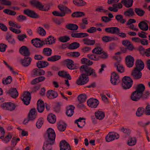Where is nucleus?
<instances>
[{"instance_id": "obj_58", "label": "nucleus", "mask_w": 150, "mask_h": 150, "mask_svg": "<svg viewBox=\"0 0 150 150\" xmlns=\"http://www.w3.org/2000/svg\"><path fill=\"white\" fill-rule=\"evenodd\" d=\"M38 33L40 35L43 36L46 34V32L45 30L42 27H40L37 29Z\"/></svg>"}, {"instance_id": "obj_7", "label": "nucleus", "mask_w": 150, "mask_h": 150, "mask_svg": "<svg viewBox=\"0 0 150 150\" xmlns=\"http://www.w3.org/2000/svg\"><path fill=\"white\" fill-rule=\"evenodd\" d=\"M1 107L5 110L12 111L15 110L16 106L14 103L9 102L3 103L1 105Z\"/></svg>"}, {"instance_id": "obj_21", "label": "nucleus", "mask_w": 150, "mask_h": 150, "mask_svg": "<svg viewBox=\"0 0 150 150\" xmlns=\"http://www.w3.org/2000/svg\"><path fill=\"white\" fill-rule=\"evenodd\" d=\"M19 52L23 56H28V48L25 46H23L21 47L19 49Z\"/></svg>"}, {"instance_id": "obj_28", "label": "nucleus", "mask_w": 150, "mask_h": 150, "mask_svg": "<svg viewBox=\"0 0 150 150\" xmlns=\"http://www.w3.org/2000/svg\"><path fill=\"white\" fill-rule=\"evenodd\" d=\"M59 9L62 12H65V14L67 13H70L71 11L67 6L64 5L62 4H60L58 6Z\"/></svg>"}, {"instance_id": "obj_35", "label": "nucleus", "mask_w": 150, "mask_h": 150, "mask_svg": "<svg viewBox=\"0 0 150 150\" xmlns=\"http://www.w3.org/2000/svg\"><path fill=\"white\" fill-rule=\"evenodd\" d=\"M74 107L73 105H70L68 106L67 108L66 114L68 116L71 117L72 116L74 113Z\"/></svg>"}, {"instance_id": "obj_55", "label": "nucleus", "mask_w": 150, "mask_h": 150, "mask_svg": "<svg viewBox=\"0 0 150 150\" xmlns=\"http://www.w3.org/2000/svg\"><path fill=\"white\" fill-rule=\"evenodd\" d=\"M52 50L51 49L48 48H45L43 50L44 54L47 56H50L52 54Z\"/></svg>"}, {"instance_id": "obj_31", "label": "nucleus", "mask_w": 150, "mask_h": 150, "mask_svg": "<svg viewBox=\"0 0 150 150\" xmlns=\"http://www.w3.org/2000/svg\"><path fill=\"white\" fill-rule=\"evenodd\" d=\"M88 35L86 33H73L71 34V36L73 38H81L88 36Z\"/></svg>"}, {"instance_id": "obj_16", "label": "nucleus", "mask_w": 150, "mask_h": 150, "mask_svg": "<svg viewBox=\"0 0 150 150\" xmlns=\"http://www.w3.org/2000/svg\"><path fill=\"white\" fill-rule=\"evenodd\" d=\"M141 71L136 69L133 71L131 74L134 79H139L141 78L142 74Z\"/></svg>"}, {"instance_id": "obj_25", "label": "nucleus", "mask_w": 150, "mask_h": 150, "mask_svg": "<svg viewBox=\"0 0 150 150\" xmlns=\"http://www.w3.org/2000/svg\"><path fill=\"white\" fill-rule=\"evenodd\" d=\"M58 75L60 76L68 79L69 80L71 79V77L69 74L65 71H60L58 72Z\"/></svg>"}, {"instance_id": "obj_15", "label": "nucleus", "mask_w": 150, "mask_h": 150, "mask_svg": "<svg viewBox=\"0 0 150 150\" xmlns=\"http://www.w3.org/2000/svg\"><path fill=\"white\" fill-rule=\"evenodd\" d=\"M114 67L116 68L117 71L120 73H122L125 72V69L124 67L119 62H117L114 64Z\"/></svg>"}, {"instance_id": "obj_50", "label": "nucleus", "mask_w": 150, "mask_h": 150, "mask_svg": "<svg viewBox=\"0 0 150 150\" xmlns=\"http://www.w3.org/2000/svg\"><path fill=\"white\" fill-rule=\"evenodd\" d=\"M66 26L68 29L71 30H77L78 28L77 25L74 24H67Z\"/></svg>"}, {"instance_id": "obj_3", "label": "nucleus", "mask_w": 150, "mask_h": 150, "mask_svg": "<svg viewBox=\"0 0 150 150\" xmlns=\"http://www.w3.org/2000/svg\"><path fill=\"white\" fill-rule=\"evenodd\" d=\"M30 4L40 10L46 11L50 9V6L48 5H43L41 2L38 0H30Z\"/></svg>"}, {"instance_id": "obj_44", "label": "nucleus", "mask_w": 150, "mask_h": 150, "mask_svg": "<svg viewBox=\"0 0 150 150\" xmlns=\"http://www.w3.org/2000/svg\"><path fill=\"white\" fill-rule=\"evenodd\" d=\"M85 15V14L83 12L76 11L72 13L71 16L74 18H78L83 16Z\"/></svg>"}, {"instance_id": "obj_38", "label": "nucleus", "mask_w": 150, "mask_h": 150, "mask_svg": "<svg viewBox=\"0 0 150 150\" xmlns=\"http://www.w3.org/2000/svg\"><path fill=\"white\" fill-rule=\"evenodd\" d=\"M138 26L141 30L144 31H146L148 29L147 24L144 22H141L139 23Z\"/></svg>"}, {"instance_id": "obj_6", "label": "nucleus", "mask_w": 150, "mask_h": 150, "mask_svg": "<svg viewBox=\"0 0 150 150\" xmlns=\"http://www.w3.org/2000/svg\"><path fill=\"white\" fill-rule=\"evenodd\" d=\"M46 134L48 137V140L52 142L51 144H54L56 137V134L54 130L52 128H48L46 132Z\"/></svg>"}, {"instance_id": "obj_17", "label": "nucleus", "mask_w": 150, "mask_h": 150, "mask_svg": "<svg viewBox=\"0 0 150 150\" xmlns=\"http://www.w3.org/2000/svg\"><path fill=\"white\" fill-rule=\"evenodd\" d=\"M58 96L56 91L52 90L48 91L47 93V96L50 99H52L56 98Z\"/></svg>"}, {"instance_id": "obj_49", "label": "nucleus", "mask_w": 150, "mask_h": 150, "mask_svg": "<svg viewBox=\"0 0 150 150\" xmlns=\"http://www.w3.org/2000/svg\"><path fill=\"white\" fill-rule=\"evenodd\" d=\"M102 39L103 42H107L115 40L116 39L113 37L105 36L102 37Z\"/></svg>"}, {"instance_id": "obj_30", "label": "nucleus", "mask_w": 150, "mask_h": 150, "mask_svg": "<svg viewBox=\"0 0 150 150\" xmlns=\"http://www.w3.org/2000/svg\"><path fill=\"white\" fill-rule=\"evenodd\" d=\"M72 3L75 5L83 6L86 4V3L83 0H73Z\"/></svg>"}, {"instance_id": "obj_40", "label": "nucleus", "mask_w": 150, "mask_h": 150, "mask_svg": "<svg viewBox=\"0 0 150 150\" xmlns=\"http://www.w3.org/2000/svg\"><path fill=\"white\" fill-rule=\"evenodd\" d=\"M44 121L43 117H40L37 120L36 123V126L38 128L40 129L42 127Z\"/></svg>"}, {"instance_id": "obj_23", "label": "nucleus", "mask_w": 150, "mask_h": 150, "mask_svg": "<svg viewBox=\"0 0 150 150\" xmlns=\"http://www.w3.org/2000/svg\"><path fill=\"white\" fill-rule=\"evenodd\" d=\"M37 66L39 69H42L47 67L49 65V63L46 61H40L36 63Z\"/></svg>"}, {"instance_id": "obj_24", "label": "nucleus", "mask_w": 150, "mask_h": 150, "mask_svg": "<svg viewBox=\"0 0 150 150\" xmlns=\"http://www.w3.org/2000/svg\"><path fill=\"white\" fill-rule=\"evenodd\" d=\"M46 79V78L43 76H39L34 79L31 82L32 84H35L37 83L44 81Z\"/></svg>"}, {"instance_id": "obj_19", "label": "nucleus", "mask_w": 150, "mask_h": 150, "mask_svg": "<svg viewBox=\"0 0 150 150\" xmlns=\"http://www.w3.org/2000/svg\"><path fill=\"white\" fill-rule=\"evenodd\" d=\"M7 93L9 94L12 98H16L18 95L17 90L14 88H10L7 92Z\"/></svg>"}, {"instance_id": "obj_45", "label": "nucleus", "mask_w": 150, "mask_h": 150, "mask_svg": "<svg viewBox=\"0 0 150 150\" xmlns=\"http://www.w3.org/2000/svg\"><path fill=\"white\" fill-rule=\"evenodd\" d=\"M6 38L10 43L13 44L15 43L14 39L12 38V35L8 33H7V35Z\"/></svg>"}, {"instance_id": "obj_22", "label": "nucleus", "mask_w": 150, "mask_h": 150, "mask_svg": "<svg viewBox=\"0 0 150 150\" xmlns=\"http://www.w3.org/2000/svg\"><path fill=\"white\" fill-rule=\"evenodd\" d=\"M105 30L107 32L112 34H117L120 31L119 29L116 27H112L105 28Z\"/></svg>"}, {"instance_id": "obj_2", "label": "nucleus", "mask_w": 150, "mask_h": 150, "mask_svg": "<svg viewBox=\"0 0 150 150\" xmlns=\"http://www.w3.org/2000/svg\"><path fill=\"white\" fill-rule=\"evenodd\" d=\"M145 89V86L143 84H140L138 85L136 90L132 93L130 99L135 101L139 100L142 97L143 93Z\"/></svg>"}, {"instance_id": "obj_34", "label": "nucleus", "mask_w": 150, "mask_h": 150, "mask_svg": "<svg viewBox=\"0 0 150 150\" xmlns=\"http://www.w3.org/2000/svg\"><path fill=\"white\" fill-rule=\"evenodd\" d=\"M56 39L53 36H50L45 40L46 44L48 45H52L55 42Z\"/></svg>"}, {"instance_id": "obj_37", "label": "nucleus", "mask_w": 150, "mask_h": 150, "mask_svg": "<svg viewBox=\"0 0 150 150\" xmlns=\"http://www.w3.org/2000/svg\"><path fill=\"white\" fill-rule=\"evenodd\" d=\"M47 120L51 123H55L56 120L55 116L52 114H49L47 117Z\"/></svg>"}, {"instance_id": "obj_41", "label": "nucleus", "mask_w": 150, "mask_h": 150, "mask_svg": "<svg viewBox=\"0 0 150 150\" xmlns=\"http://www.w3.org/2000/svg\"><path fill=\"white\" fill-rule=\"evenodd\" d=\"M83 41L84 44L88 45H93L95 43L94 40H91L87 38L84 39Z\"/></svg>"}, {"instance_id": "obj_47", "label": "nucleus", "mask_w": 150, "mask_h": 150, "mask_svg": "<svg viewBox=\"0 0 150 150\" xmlns=\"http://www.w3.org/2000/svg\"><path fill=\"white\" fill-rule=\"evenodd\" d=\"M33 72L36 74L38 76H42L45 75V71L43 69H35L33 70Z\"/></svg>"}, {"instance_id": "obj_13", "label": "nucleus", "mask_w": 150, "mask_h": 150, "mask_svg": "<svg viewBox=\"0 0 150 150\" xmlns=\"http://www.w3.org/2000/svg\"><path fill=\"white\" fill-rule=\"evenodd\" d=\"M37 117V113L35 108L31 109L29 113V121H33L35 120Z\"/></svg>"}, {"instance_id": "obj_33", "label": "nucleus", "mask_w": 150, "mask_h": 150, "mask_svg": "<svg viewBox=\"0 0 150 150\" xmlns=\"http://www.w3.org/2000/svg\"><path fill=\"white\" fill-rule=\"evenodd\" d=\"M66 126L65 123L63 121H59L57 123V128L60 131H64L66 129Z\"/></svg>"}, {"instance_id": "obj_32", "label": "nucleus", "mask_w": 150, "mask_h": 150, "mask_svg": "<svg viewBox=\"0 0 150 150\" xmlns=\"http://www.w3.org/2000/svg\"><path fill=\"white\" fill-rule=\"evenodd\" d=\"M79 127L81 128L83 127L85 124V119L84 118H80L75 121Z\"/></svg>"}, {"instance_id": "obj_36", "label": "nucleus", "mask_w": 150, "mask_h": 150, "mask_svg": "<svg viewBox=\"0 0 150 150\" xmlns=\"http://www.w3.org/2000/svg\"><path fill=\"white\" fill-rule=\"evenodd\" d=\"M121 2L126 7L128 8L132 6L133 1L132 0H122Z\"/></svg>"}, {"instance_id": "obj_48", "label": "nucleus", "mask_w": 150, "mask_h": 150, "mask_svg": "<svg viewBox=\"0 0 150 150\" xmlns=\"http://www.w3.org/2000/svg\"><path fill=\"white\" fill-rule=\"evenodd\" d=\"M61 59V56L59 55H54L48 57L47 60L50 62H55Z\"/></svg>"}, {"instance_id": "obj_18", "label": "nucleus", "mask_w": 150, "mask_h": 150, "mask_svg": "<svg viewBox=\"0 0 150 150\" xmlns=\"http://www.w3.org/2000/svg\"><path fill=\"white\" fill-rule=\"evenodd\" d=\"M95 116L97 119L100 120H103L105 117L104 112L101 110H98L95 112Z\"/></svg>"}, {"instance_id": "obj_54", "label": "nucleus", "mask_w": 150, "mask_h": 150, "mask_svg": "<svg viewBox=\"0 0 150 150\" xmlns=\"http://www.w3.org/2000/svg\"><path fill=\"white\" fill-rule=\"evenodd\" d=\"M12 79L11 76H8L6 79L4 78L2 80V83L4 84L10 83L12 81Z\"/></svg>"}, {"instance_id": "obj_39", "label": "nucleus", "mask_w": 150, "mask_h": 150, "mask_svg": "<svg viewBox=\"0 0 150 150\" xmlns=\"http://www.w3.org/2000/svg\"><path fill=\"white\" fill-rule=\"evenodd\" d=\"M137 142V140L134 137H129L127 141V143L129 146H132L135 145Z\"/></svg>"}, {"instance_id": "obj_64", "label": "nucleus", "mask_w": 150, "mask_h": 150, "mask_svg": "<svg viewBox=\"0 0 150 150\" xmlns=\"http://www.w3.org/2000/svg\"><path fill=\"white\" fill-rule=\"evenodd\" d=\"M124 14L126 16H132L134 15V12L133 10L130 8L125 11Z\"/></svg>"}, {"instance_id": "obj_29", "label": "nucleus", "mask_w": 150, "mask_h": 150, "mask_svg": "<svg viewBox=\"0 0 150 150\" xmlns=\"http://www.w3.org/2000/svg\"><path fill=\"white\" fill-rule=\"evenodd\" d=\"M21 98L25 105H28V91L24 92Z\"/></svg>"}, {"instance_id": "obj_12", "label": "nucleus", "mask_w": 150, "mask_h": 150, "mask_svg": "<svg viewBox=\"0 0 150 150\" xmlns=\"http://www.w3.org/2000/svg\"><path fill=\"white\" fill-rule=\"evenodd\" d=\"M88 105L92 108H96L98 105L99 102L96 99L91 98L87 101Z\"/></svg>"}, {"instance_id": "obj_4", "label": "nucleus", "mask_w": 150, "mask_h": 150, "mask_svg": "<svg viewBox=\"0 0 150 150\" xmlns=\"http://www.w3.org/2000/svg\"><path fill=\"white\" fill-rule=\"evenodd\" d=\"M133 84V81L129 76H124L122 79V86L125 89H128L131 88Z\"/></svg>"}, {"instance_id": "obj_60", "label": "nucleus", "mask_w": 150, "mask_h": 150, "mask_svg": "<svg viewBox=\"0 0 150 150\" xmlns=\"http://www.w3.org/2000/svg\"><path fill=\"white\" fill-rule=\"evenodd\" d=\"M53 14L55 16L63 17L65 15V12H60L58 11H54L52 12Z\"/></svg>"}, {"instance_id": "obj_43", "label": "nucleus", "mask_w": 150, "mask_h": 150, "mask_svg": "<svg viewBox=\"0 0 150 150\" xmlns=\"http://www.w3.org/2000/svg\"><path fill=\"white\" fill-rule=\"evenodd\" d=\"M81 63L83 64L87 65L88 66L91 65L93 64L92 61L86 58H83L81 59Z\"/></svg>"}, {"instance_id": "obj_27", "label": "nucleus", "mask_w": 150, "mask_h": 150, "mask_svg": "<svg viewBox=\"0 0 150 150\" xmlns=\"http://www.w3.org/2000/svg\"><path fill=\"white\" fill-rule=\"evenodd\" d=\"M52 142L47 140L44 143L43 149V150H52V145L54 144H51Z\"/></svg>"}, {"instance_id": "obj_56", "label": "nucleus", "mask_w": 150, "mask_h": 150, "mask_svg": "<svg viewBox=\"0 0 150 150\" xmlns=\"http://www.w3.org/2000/svg\"><path fill=\"white\" fill-rule=\"evenodd\" d=\"M116 19L118 22L122 23H124L126 22V20L123 18V16L121 15H118L115 17Z\"/></svg>"}, {"instance_id": "obj_14", "label": "nucleus", "mask_w": 150, "mask_h": 150, "mask_svg": "<svg viewBox=\"0 0 150 150\" xmlns=\"http://www.w3.org/2000/svg\"><path fill=\"white\" fill-rule=\"evenodd\" d=\"M37 110L40 113L43 112L45 109V105L42 100L40 99L37 101Z\"/></svg>"}, {"instance_id": "obj_62", "label": "nucleus", "mask_w": 150, "mask_h": 150, "mask_svg": "<svg viewBox=\"0 0 150 150\" xmlns=\"http://www.w3.org/2000/svg\"><path fill=\"white\" fill-rule=\"evenodd\" d=\"M87 97L85 94H82L79 95L78 97V100L81 102H83L86 100Z\"/></svg>"}, {"instance_id": "obj_63", "label": "nucleus", "mask_w": 150, "mask_h": 150, "mask_svg": "<svg viewBox=\"0 0 150 150\" xmlns=\"http://www.w3.org/2000/svg\"><path fill=\"white\" fill-rule=\"evenodd\" d=\"M29 17L33 18H36L38 17V16L33 11L29 10Z\"/></svg>"}, {"instance_id": "obj_53", "label": "nucleus", "mask_w": 150, "mask_h": 150, "mask_svg": "<svg viewBox=\"0 0 150 150\" xmlns=\"http://www.w3.org/2000/svg\"><path fill=\"white\" fill-rule=\"evenodd\" d=\"M121 53V52H118L115 53L114 55L112 56V58L117 61V62L120 61L122 60V57L118 55L120 54Z\"/></svg>"}, {"instance_id": "obj_46", "label": "nucleus", "mask_w": 150, "mask_h": 150, "mask_svg": "<svg viewBox=\"0 0 150 150\" xmlns=\"http://www.w3.org/2000/svg\"><path fill=\"white\" fill-rule=\"evenodd\" d=\"M79 43L76 42H74L70 44L68 47L69 49L74 50L77 49L79 47Z\"/></svg>"}, {"instance_id": "obj_59", "label": "nucleus", "mask_w": 150, "mask_h": 150, "mask_svg": "<svg viewBox=\"0 0 150 150\" xmlns=\"http://www.w3.org/2000/svg\"><path fill=\"white\" fill-rule=\"evenodd\" d=\"M67 55L70 57H77L80 55V54L78 52H69L67 53Z\"/></svg>"}, {"instance_id": "obj_5", "label": "nucleus", "mask_w": 150, "mask_h": 150, "mask_svg": "<svg viewBox=\"0 0 150 150\" xmlns=\"http://www.w3.org/2000/svg\"><path fill=\"white\" fill-rule=\"evenodd\" d=\"M110 81L113 85H117L120 82L119 76L117 73L114 72L111 73Z\"/></svg>"}, {"instance_id": "obj_52", "label": "nucleus", "mask_w": 150, "mask_h": 150, "mask_svg": "<svg viewBox=\"0 0 150 150\" xmlns=\"http://www.w3.org/2000/svg\"><path fill=\"white\" fill-rule=\"evenodd\" d=\"M144 112V109L142 107L138 108L136 112L137 116L138 117L141 116Z\"/></svg>"}, {"instance_id": "obj_9", "label": "nucleus", "mask_w": 150, "mask_h": 150, "mask_svg": "<svg viewBox=\"0 0 150 150\" xmlns=\"http://www.w3.org/2000/svg\"><path fill=\"white\" fill-rule=\"evenodd\" d=\"M119 137V134L114 132H110L105 137L106 140L108 142H110L118 139Z\"/></svg>"}, {"instance_id": "obj_10", "label": "nucleus", "mask_w": 150, "mask_h": 150, "mask_svg": "<svg viewBox=\"0 0 150 150\" xmlns=\"http://www.w3.org/2000/svg\"><path fill=\"white\" fill-rule=\"evenodd\" d=\"M60 150H71L69 144L66 140H62L59 143Z\"/></svg>"}, {"instance_id": "obj_61", "label": "nucleus", "mask_w": 150, "mask_h": 150, "mask_svg": "<svg viewBox=\"0 0 150 150\" xmlns=\"http://www.w3.org/2000/svg\"><path fill=\"white\" fill-rule=\"evenodd\" d=\"M3 12L11 16H14L16 14V12L15 11L7 9H4L3 10Z\"/></svg>"}, {"instance_id": "obj_57", "label": "nucleus", "mask_w": 150, "mask_h": 150, "mask_svg": "<svg viewBox=\"0 0 150 150\" xmlns=\"http://www.w3.org/2000/svg\"><path fill=\"white\" fill-rule=\"evenodd\" d=\"M21 62L23 66L27 67L28 66V57H25L24 59L21 60Z\"/></svg>"}, {"instance_id": "obj_42", "label": "nucleus", "mask_w": 150, "mask_h": 150, "mask_svg": "<svg viewBox=\"0 0 150 150\" xmlns=\"http://www.w3.org/2000/svg\"><path fill=\"white\" fill-rule=\"evenodd\" d=\"M87 57L90 59L96 61H98L100 59V55L96 54H88L87 55Z\"/></svg>"}, {"instance_id": "obj_11", "label": "nucleus", "mask_w": 150, "mask_h": 150, "mask_svg": "<svg viewBox=\"0 0 150 150\" xmlns=\"http://www.w3.org/2000/svg\"><path fill=\"white\" fill-rule=\"evenodd\" d=\"M126 64L128 67H131L134 65V57L131 55H128L125 58Z\"/></svg>"}, {"instance_id": "obj_8", "label": "nucleus", "mask_w": 150, "mask_h": 150, "mask_svg": "<svg viewBox=\"0 0 150 150\" xmlns=\"http://www.w3.org/2000/svg\"><path fill=\"white\" fill-rule=\"evenodd\" d=\"M31 43L34 47L38 48L42 47L44 44L43 41L38 38L32 39L31 40Z\"/></svg>"}, {"instance_id": "obj_26", "label": "nucleus", "mask_w": 150, "mask_h": 150, "mask_svg": "<svg viewBox=\"0 0 150 150\" xmlns=\"http://www.w3.org/2000/svg\"><path fill=\"white\" fill-rule=\"evenodd\" d=\"M65 63L68 68L70 69H73L75 68V66L73 61L71 59H67L65 61Z\"/></svg>"}, {"instance_id": "obj_1", "label": "nucleus", "mask_w": 150, "mask_h": 150, "mask_svg": "<svg viewBox=\"0 0 150 150\" xmlns=\"http://www.w3.org/2000/svg\"><path fill=\"white\" fill-rule=\"evenodd\" d=\"M80 71L82 74L79 76L76 81V83L79 85H85L88 83L89 81L88 76H96L95 70L86 65L81 66L80 68Z\"/></svg>"}, {"instance_id": "obj_51", "label": "nucleus", "mask_w": 150, "mask_h": 150, "mask_svg": "<svg viewBox=\"0 0 150 150\" xmlns=\"http://www.w3.org/2000/svg\"><path fill=\"white\" fill-rule=\"evenodd\" d=\"M102 49L99 47H97L94 48L92 51V52L96 54H100L103 52Z\"/></svg>"}, {"instance_id": "obj_20", "label": "nucleus", "mask_w": 150, "mask_h": 150, "mask_svg": "<svg viewBox=\"0 0 150 150\" xmlns=\"http://www.w3.org/2000/svg\"><path fill=\"white\" fill-rule=\"evenodd\" d=\"M144 64L141 60L139 59L136 60L135 69L141 71L144 68Z\"/></svg>"}]
</instances>
